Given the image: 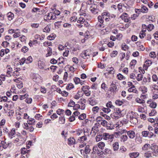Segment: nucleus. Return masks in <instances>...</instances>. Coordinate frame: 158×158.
Instances as JSON below:
<instances>
[{"instance_id":"1","label":"nucleus","mask_w":158,"mask_h":158,"mask_svg":"<svg viewBox=\"0 0 158 158\" xmlns=\"http://www.w3.org/2000/svg\"><path fill=\"white\" fill-rule=\"evenodd\" d=\"M121 110L118 108H116L114 112L111 114L113 118L115 119H118L121 117Z\"/></svg>"},{"instance_id":"2","label":"nucleus","mask_w":158,"mask_h":158,"mask_svg":"<svg viewBox=\"0 0 158 158\" xmlns=\"http://www.w3.org/2000/svg\"><path fill=\"white\" fill-rule=\"evenodd\" d=\"M102 137L104 140H108L111 142L113 141L114 139V135L113 134H110L109 133H103Z\"/></svg>"},{"instance_id":"3","label":"nucleus","mask_w":158,"mask_h":158,"mask_svg":"<svg viewBox=\"0 0 158 158\" xmlns=\"http://www.w3.org/2000/svg\"><path fill=\"white\" fill-rule=\"evenodd\" d=\"M111 87L110 88V90L111 92H113V93H115L117 91L119 88V86L117 85L115 83H112L110 85Z\"/></svg>"},{"instance_id":"4","label":"nucleus","mask_w":158,"mask_h":158,"mask_svg":"<svg viewBox=\"0 0 158 158\" xmlns=\"http://www.w3.org/2000/svg\"><path fill=\"white\" fill-rule=\"evenodd\" d=\"M99 125V123H96L92 127L91 133L93 135H95L96 133L99 131L98 126Z\"/></svg>"},{"instance_id":"5","label":"nucleus","mask_w":158,"mask_h":158,"mask_svg":"<svg viewBox=\"0 0 158 158\" xmlns=\"http://www.w3.org/2000/svg\"><path fill=\"white\" fill-rule=\"evenodd\" d=\"M23 127L24 129L28 131L31 132H33L34 131V127L31 126H29L27 123H24L23 125Z\"/></svg>"},{"instance_id":"6","label":"nucleus","mask_w":158,"mask_h":158,"mask_svg":"<svg viewBox=\"0 0 158 158\" xmlns=\"http://www.w3.org/2000/svg\"><path fill=\"white\" fill-rule=\"evenodd\" d=\"M88 86H84L81 88V89L84 92L85 95L87 96H89L90 95L91 92L89 89H88Z\"/></svg>"},{"instance_id":"7","label":"nucleus","mask_w":158,"mask_h":158,"mask_svg":"<svg viewBox=\"0 0 158 158\" xmlns=\"http://www.w3.org/2000/svg\"><path fill=\"white\" fill-rule=\"evenodd\" d=\"M147 103L149 104V106L153 109L156 108L157 104L156 102H153L152 100L150 99L147 102Z\"/></svg>"},{"instance_id":"8","label":"nucleus","mask_w":158,"mask_h":158,"mask_svg":"<svg viewBox=\"0 0 158 158\" xmlns=\"http://www.w3.org/2000/svg\"><path fill=\"white\" fill-rule=\"evenodd\" d=\"M144 156L147 158H150L154 156H156L152 151H149L146 152L144 155Z\"/></svg>"},{"instance_id":"9","label":"nucleus","mask_w":158,"mask_h":158,"mask_svg":"<svg viewBox=\"0 0 158 158\" xmlns=\"http://www.w3.org/2000/svg\"><path fill=\"white\" fill-rule=\"evenodd\" d=\"M151 149L155 155L157 156L158 153V146L155 144H152Z\"/></svg>"},{"instance_id":"10","label":"nucleus","mask_w":158,"mask_h":158,"mask_svg":"<svg viewBox=\"0 0 158 158\" xmlns=\"http://www.w3.org/2000/svg\"><path fill=\"white\" fill-rule=\"evenodd\" d=\"M86 102V99L84 98H82L80 99L79 103L81 105V110H83L85 109V103Z\"/></svg>"},{"instance_id":"11","label":"nucleus","mask_w":158,"mask_h":158,"mask_svg":"<svg viewBox=\"0 0 158 158\" xmlns=\"http://www.w3.org/2000/svg\"><path fill=\"white\" fill-rule=\"evenodd\" d=\"M127 135L131 139H133L135 137V133L132 131H130L127 132Z\"/></svg>"},{"instance_id":"12","label":"nucleus","mask_w":158,"mask_h":158,"mask_svg":"<svg viewBox=\"0 0 158 158\" xmlns=\"http://www.w3.org/2000/svg\"><path fill=\"white\" fill-rule=\"evenodd\" d=\"M74 81L76 84H80L81 85H82L84 84V81H81L80 79L77 77H75L73 79Z\"/></svg>"},{"instance_id":"13","label":"nucleus","mask_w":158,"mask_h":158,"mask_svg":"<svg viewBox=\"0 0 158 158\" xmlns=\"http://www.w3.org/2000/svg\"><path fill=\"white\" fill-rule=\"evenodd\" d=\"M89 104L92 106H94L97 104L95 99L93 97L90 98L88 99Z\"/></svg>"},{"instance_id":"14","label":"nucleus","mask_w":158,"mask_h":158,"mask_svg":"<svg viewBox=\"0 0 158 158\" xmlns=\"http://www.w3.org/2000/svg\"><path fill=\"white\" fill-rule=\"evenodd\" d=\"M40 76L37 74H33V79L34 81L36 82H39L40 80Z\"/></svg>"},{"instance_id":"15","label":"nucleus","mask_w":158,"mask_h":158,"mask_svg":"<svg viewBox=\"0 0 158 158\" xmlns=\"http://www.w3.org/2000/svg\"><path fill=\"white\" fill-rule=\"evenodd\" d=\"M90 10L92 13L95 14L98 12L96 6L94 5H92L90 7Z\"/></svg>"},{"instance_id":"16","label":"nucleus","mask_w":158,"mask_h":158,"mask_svg":"<svg viewBox=\"0 0 158 158\" xmlns=\"http://www.w3.org/2000/svg\"><path fill=\"white\" fill-rule=\"evenodd\" d=\"M38 65L39 68L42 69L45 66V63L43 61H42L41 60H39L38 61Z\"/></svg>"},{"instance_id":"17","label":"nucleus","mask_w":158,"mask_h":158,"mask_svg":"<svg viewBox=\"0 0 158 158\" xmlns=\"http://www.w3.org/2000/svg\"><path fill=\"white\" fill-rule=\"evenodd\" d=\"M129 155L131 158H135L139 156V153L138 152H134L130 153Z\"/></svg>"},{"instance_id":"18","label":"nucleus","mask_w":158,"mask_h":158,"mask_svg":"<svg viewBox=\"0 0 158 158\" xmlns=\"http://www.w3.org/2000/svg\"><path fill=\"white\" fill-rule=\"evenodd\" d=\"M128 15L126 13H124L123 15H122L120 17L122 19H123L125 22H127L128 19L127 18Z\"/></svg>"},{"instance_id":"19","label":"nucleus","mask_w":158,"mask_h":158,"mask_svg":"<svg viewBox=\"0 0 158 158\" xmlns=\"http://www.w3.org/2000/svg\"><path fill=\"white\" fill-rule=\"evenodd\" d=\"M68 144L69 145H72L75 143V140L73 138H70L68 139Z\"/></svg>"},{"instance_id":"20","label":"nucleus","mask_w":158,"mask_h":158,"mask_svg":"<svg viewBox=\"0 0 158 158\" xmlns=\"http://www.w3.org/2000/svg\"><path fill=\"white\" fill-rule=\"evenodd\" d=\"M65 122V119L64 115H62L61 117L59 118V123L60 124H64Z\"/></svg>"},{"instance_id":"21","label":"nucleus","mask_w":158,"mask_h":158,"mask_svg":"<svg viewBox=\"0 0 158 158\" xmlns=\"http://www.w3.org/2000/svg\"><path fill=\"white\" fill-rule=\"evenodd\" d=\"M13 69H12L11 68H8V70L6 72V76L7 77H11L12 76V75L13 73Z\"/></svg>"},{"instance_id":"22","label":"nucleus","mask_w":158,"mask_h":158,"mask_svg":"<svg viewBox=\"0 0 158 158\" xmlns=\"http://www.w3.org/2000/svg\"><path fill=\"white\" fill-rule=\"evenodd\" d=\"M113 149L114 151H117L119 148V144L118 142H115L113 145Z\"/></svg>"},{"instance_id":"23","label":"nucleus","mask_w":158,"mask_h":158,"mask_svg":"<svg viewBox=\"0 0 158 158\" xmlns=\"http://www.w3.org/2000/svg\"><path fill=\"white\" fill-rule=\"evenodd\" d=\"M15 130L13 129L11 130L9 134V137L10 139H13L15 137L14 135L15 134Z\"/></svg>"},{"instance_id":"24","label":"nucleus","mask_w":158,"mask_h":158,"mask_svg":"<svg viewBox=\"0 0 158 158\" xmlns=\"http://www.w3.org/2000/svg\"><path fill=\"white\" fill-rule=\"evenodd\" d=\"M97 145L99 148H101L102 150L104 149V147L105 146V143L102 141L99 142Z\"/></svg>"},{"instance_id":"25","label":"nucleus","mask_w":158,"mask_h":158,"mask_svg":"<svg viewBox=\"0 0 158 158\" xmlns=\"http://www.w3.org/2000/svg\"><path fill=\"white\" fill-rule=\"evenodd\" d=\"M106 70L108 71L109 74H113L114 73V69L112 67L107 68L106 69Z\"/></svg>"},{"instance_id":"26","label":"nucleus","mask_w":158,"mask_h":158,"mask_svg":"<svg viewBox=\"0 0 158 158\" xmlns=\"http://www.w3.org/2000/svg\"><path fill=\"white\" fill-rule=\"evenodd\" d=\"M27 122L29 125H32L35 124V120L34 119L31 118L27 120Z\"/></svg>"},{"instance_id":"27","label":"nucleus","mask_w":158,"mask_h":158,"mask_svg":"<svg viewBox=\"0 0 158 158\" xmlns=\"http://www.w3.org/2000/svg\"><path fill=\"white\" fill-rule=\"evenodd\" d=\"M59 61V62L58 63V64H61V63H64V61H61V62L60 61V60H50V63L53 64H55L57 63L58 61Z\"/></svg>"},{"instance_id":"28","label":"nucleus","mask_w":158,"mask_h":158,"mask_svg":"<svg viewBox=\"0 0 158 158\" xmlns=\"http://www.w3.org/2000/svg\"><path fill=\"white\" fill-rule=\"evenodd\" d=\"M89 51V49L86 50L84 53H83L82 54V56L83 58L85 59H88V58L87 56H89V55L88 53V52Z\"/></svg>"},{"instance_id":"29","label":"nucleus","mask_w":158,"mask_h":158,"mask_svg":"<svg viewBox=\"0 0 158 158\" xmlns=\"http://www.w3.org/2000/svg\"><path fill=\"white\" fill-rule=\"evenodd\" d=\"M118 9L120 12H123V9L125 8L124 6H123L121 3L118 4Z\"/></svg>"},{"instance_id":"30","label":"nucleus","mask_w":158,"mask_h":158,"mask_svg":"<svg viewBox=\"0 0 158 158\" xmlns=\"http://www.w3.org/2000/svg\"><path fill=\"white\" fill-rule=\"evenodd\" d=\"M87 139V137L85 135L81 137H80L78 139V140L79 142H83L85 141Z\"/></svg>"},{"instance_id":"31","label":"nucleus","mask_w":158,"mask_h":158,"mask_svg":"<svg viewBox=\"0 0 158 158\" xmlns=\"http://www.w3.org/2000/svg\"><path fill=\"white\" fill-rule=\"evenodd\" d=\"M7 15L8 19L9 20H12L14 16L13 14L11 13V12L8 13L7 14Z\"/></svg>"},{"instance_id":"32","label":"nucleus","mask_w":158,"mask_h":158,"mask_svg":"<svg viewBox=\"0 0 158 158\" xmlns=\"http://www.w3.org/2000/svg\"><path fill=\"white\" fill-rule=\"evenodd\" d=\"M19 75V73L18 72V70H16L15 71L13 72L12 76L15 77L17 78V77H18Z\"/></svg>"},{"instance_id":"33","label":"nucleus","mask_w":158,"mask_h":158,"mask_svg":"<svg viewBox=\"0 0 158 158\" xmlns=\"http://www.w3.org/2000/svg\"><path fill=\"white\" fill-rule=\"evenodd\" d=\"M99 108L97 106L94 107L92 109V110L94 114L97 113L99 110Z\"/></svg>"},{"instance_id":"34","label":"nucleus","mask_w":158,"mask_h":158,"mask_svg":"<svg viewBox=\"0 0 158 158\" xmlns=\"http://www.w3.org/2000/svg\"><path fill=\"white\" fill-rule=\"evenodd\" d=\"M128 138V137L126 135H123L121 137V141L123 142L127 141Z\"/></svg>"},{"instance_id":"35","label":"nucleus","mask_w":158,"mask_h":158,"mask_svg":"<svg viewBox=\"0 0 158 158\" xmlns=\"http://www.w3.org/2000/svg\"><path fill=\"white\" fill-rule=\"evenodd\" d=\"M143 78V75L141 73H139L138 74L137 76L136 77V80L139 81L141 80Z\"/></svg>"},{"instance_id":"36","label":"nucleus","mask_w":158,"mask_h":158,"mask_svg":"<svg viewBox=\"0 0 158 158\" xmlns=\"http://www.w3.org/2000/svg\"><path fill=\"white\" fill-rule=\"evenodd\" d=\"M7 98L6 96L2 97L0 96V102H6L7 100Z\"/></svg>"},{"instance_id":"37","label":"nucleus","mask_w":158,"mask_h":158,"mask_svg":"<svg viewBox=\"0 0 158 158\" xmlns=\"http://www.w3.org/2000/svg\"><path fill=\"white\" fill-rule=\"evenodd\" d=\"M23 60H16L15 62V66H18L19 65H22L23 64Z\"/></svg>"},{"instance_id":"38","label":"nucleus","mask_w":158,"mask_h":158,"mask_svg":"<svg viewBox=\"0 0 158 158\" xmlns=\"http://www.w3.org/2000/svg\"><path fill=\"white\" fill-rule=\"evenodd\" d=\"M90 151V149L89 148V146H86L85 148V150L84 151V153L85 154L89 153Z\"/></svg>"},{"instance_id":"39","label":"nucleus","mask_w":158,"mask_h":158,"mask_svg":"<svg viewBox=\"0 0 158 158\" xmlns=\"http://www.w3.org/2000/svg\"><path fill=\"white\" fill-rule=\"evenodd\" d=\"M85 20V18H83L82 16H81L80 18H79L78 21L77 22L78 23H83Z\"/></svg>"},{"instance_id":"40","label":"nucleus","mask_w":158,"mask_h":158,"mask_svg":"<svg viewBox=\"0 0 158 158\" xmlns=\"http://www.w3.org/2000/svg\"><path fill=\"white\" fill-rule=\"evenodd\" d=\"M86 117V115L85 114H82L80 115L78 117V118L80 120H83Z\"/></svg>"},{"instance_id":"41","label":"nucleus","mask_w":158,"mask_h":158,"mask_svg":"<svg viewBox=\"0 0 158 158\" xmlns=\"http://www.w3.org/2000/svg\"><path fill=\"white\" fill-rule=\"evenodd\" d=\"M117 77L118 79L121 80L125 79V77L120 73L117 74Z\"/></svg>"},{"instance_id":"42","label":"nucleus","mask_w":158,"mask_h":158,"mask_svg":"<svg viewBox=\"0 0 158 158\" xmlns=\"http://www.w3.org/2000/svg\"><path fill=\"white\" fill-rule=\"evenodd\" d=\"M152 62L151 60H147L144 63V65H147L149 66L152 64Z\"/></svg>"},{"instance_id":"43","label":"nucleus","mask_w":158,"mask_h":158,"mask_svg":"<svg viewBox=\"0 0 158 158\" xmlns=\"http://www.w3.org/2000/svg\"><path fill=\"white\" fill-rule=\"evenodd\" d=\"M93 153L95 154L96 153H98V148L97 146H94L93 148Z\"/></svg>"},{"instance_id":"44","label":"nucleus","mask_w":158,"mask_h":158,"mask_svg":"<svg viewBox=\"0 0 158 158\" xmlns=\"http://www.w3.org/2000/svg\"><path fill=\"white\" fill-rule=\"evenodd\" d=\"M107 129L108 130H111L113 128V126L111 125V123H108L107 122V125L106 126Z\"/></svg>"},{"instance_id":"45","label":"nucleus","mask_w":158,"mask_h":158,"mask_svg":"<svg viewBox=\"0 0 158 158\" xmlns=\"http://www.w3.org/2000/svg\"><path fill=\"white\" fill-rule=\"evenodd\" d=\"M136 63V60H132L130 63V66L131 67V68H133V67H134V66Z\"/></svg>"},{"instance_id":"46","label":"nucleus","mask_w":158,"mask_h":158,"mask_svg":"<svg viewBox=\"0 0 158 158\" xmlns=\"http://www.w3.org/2000/svg\"><path fill=\"white\" fill-rule=\"evenodd\" d=\"M69 71H68V72H71V77L72 76H73V73L74 72V68L73 67V66H70V67L69 68Z\"/></svg>"},{"instance_id":"47","label":"nucleus","mask_w":158,"mask_h":158,"mask_svg":"<svg viewBox=\"0 0 158 158\" xmlns=\"http://www.w3.org/2000/svg\"><path fill=\"white\" fill-rule=\"evenodd\" d=\"M16 118L17 120H19L23 116L22 115V114L19 112H16Z\"/></svg>"},{"instance_id":"48","label":"nucleus","mask_w":158,"mask_h":158,"mask_svg":"<svg viewBox=\"0 0 158 158\" xmlns=\"http://www.w3.org/2000/svg\"><path fill=\"white\" fill-rule=\"evenodd\" d=\"M128 90L129 92H133L134 93H135L136 91L134 86L133 87H131L130 88H129Z\"/></svg>"},{"instance_id":"49","label":"nucleus","mask_w":158,"mask_h":158,"mask_svg":"<svg viewBox=\"0 0 158 158\" xmlns=\"http://www.w3.org/2000/svg\"><path fill=\"white\" fill-rule=\"evenodd\" d=\"M135 101L137 102L140 104H143L145 102L144 100H141L139 98H136L135 99Z\"/></svg>"},{"instance_id":"50","label":"nucleus","mask_w":158,"mask_h":158,"mask_svg":"<svg viewBox=\"0 0 158 158\" xmlns=\"http://www.w3.org/2000/svg\"><path fill=\"white\" fill-rule=\"evenodd\" d=\"M72 83H69L68 84L66 87V89L68 90H70L74 87Z\"/></svg>"},{"instance_id":"51","label":"nucleus","mask_w":158,"mask_h":158,"mask_svg":"<svg viewBox=\"0 0 158 158\" xmlns=\"http://www.w3.org/2000/svg\"><path fill=\"white\" fill-rule=\"evenodd\" d=\"M115 103L118 106H120L122 105L123 103V101L119 100H118L115 101Z\"/></svg>"},{"instance_id":"52","label":"nucleus","mask_w":158,"mask_h":158,"mask_svg":"<svg viewBox=\"0 0 158 158\" xmlns=\"http://www.w3.org/2000/svg\"><path fill=\"white\" fill-rule=\"evenodd\" d=\"M102 110L103 111L106 113H108L110 111V109L107 108L103 107Z\"/></svg>"},{"instance_id":"53","label":"nucleus","mask_w":158,"mask_h":158,"mask_svg":"<svg viewBox=\"0 0 158 158\" xmlns=\"http://www.w3.org/2000/svg\"><path fill=\"white\" fill-rule=\"evenodd\" d=\"M52 13H51L50 14H48L47 15H45L44 16V18L48 19H52Z\"/></svg>"},{"instance_id":"54","label":"nucleus","mask_w":158,"mask_h":158,"mask_svg":"<svg viewBox=\"0 0 158 158\" xmlns=\"http://www.w3.org/2000/svg\"><path fill=\"white\" fill-rule=\"evenodd\" d=\"M107 121L103 119L102 120L101 122L100 123V124L103 126L105 127L107 125Z\"/></svg>"},{"instance_id":"55","label":"nucleus","mask_w":158,"mask_h":158,"mask_svg":"<svg viewBox=\"0 0 158 158\" xmlns=\"http://www.w3.org/2000/svg\"><path fill=\"white\" fill-rule=\"evenodd\" d=\"M106 106L107 108H114V106L112 104V103L110 102L108 103H107L106 104Z\"/></svg>"},{"instance_id":"56","label":"nucleus","mask_w":158,"mask_h":158,"mask_svg":"<svg viewBox=\"0 0 158 158\" xmlns=\"http://www.w3.org/2000/svg\"><path fill=\"white\" fill-rule=\"evenodd\" d=\"M141 11L143 12H146L148 11V8L144 6H143L140 9Z\"/></svg>"},{"instance_id":"57","label":"nucleus","mask_w":158,"mask_h":158,"mask_svg":"<svg viewBox=\"0 0 158 158\" xmlns=\"http://www.w3.org/2000/svg\"><path fill=\"white\" fill-rule=\"evenodd\" d=\"M75 105V102L72 100H70L68 104V106L70 107H74Z\"/></svg>"},{"instance_id":"58","label":"nucleus","mask_w":158,"mask_h":158,"mask_svg":"<svg viewBox=\"0 0 158 158\" xmlns=\"http://www.w3.org/2000/svg\"><path fill=\"white\" fill-rule=\"evenodd\" d=\"M137 122V119L135 118H132L130 119V122L133 124L136 123Z\"/></svg>"},{"instance_id":"59","label":"nucleus","mask_w":158,"mask_h":158,"mask_svg":"<svg viewBox=\"0 0 158 158\" xmlns=\"http://www.w3.org/2000/svg\"><path fill=\"white\" fill-rule=\"evenodd\" d=\"M21 153L22 155H24L26 153L27 149L25 148H22L21 149Z\"/></svg>"},{"instance_id":"60","label":"nucleus","mask_w":158,"mask_h":158,"mask_svg":"<svg viewBox=\"0 0 158 158\" xmlns=\"http://www.w3.org/2000/svg\"><path fill=\"white\" fill-rule=\"evenodd\" d=\"M156 112L155 110L153 109L152 110L151 112L149 113V115L150 116H153L155 115Z\"/></svg>"},{"instance_id":"61","label":"nucleus","mask_w":158,"mask_h":158,"mask_svg":"<svg viewBox=\"0 0 158 158\" xmlns=\"http://www.w3.org/2000/svg\"><path fill=\"white\" fill-rule=\"evenodd\" d=\"M68 73L67 72H65L64 73L63 77V80L64 81H66L67 80L68 78Z\"/></svg>"},{"instance_id":"62","label":"nucleus","mask_w":158,"mask_h":158,"mask_svg":"<svg viewBox=\"0 0 158 158\" xmlns=\"http://www.w3.org/2000/svg\"><path fill=\"white\" fill-rule=\"evenodd\" d=\"M149 131H144L142 132V134L144 137H147L149 134Z\"/></svg>"},{"instance_id":"63","label":"nucleus","mask_w":158,"mask_h":158,"mask_svg":"<svg viewBox=\"0 0 158 158\" xmlns=\"http://www.w3.org/2000/svg\"><path fill=\"white\" fill-rule=\"evenodd\" d=\"M28 96L27 94H25L24 95H21L20 96L19 98L21 100H23L26 98Z\"/></svg>"},{"instance_id":"64","label":"nucleus","mask_w":158,"mask_h":158,"mask_svg":"<svg viewBox=\"0 0 158 158\" xmlns=\"http://www.w3.org/2000/svg\"><path fill=\"white\" fill-rule=\"evenodd\" d=\"M141 90L143 93H146L147 91V88L143 86L141 88Z\"/></svg>"}]
</instances>
